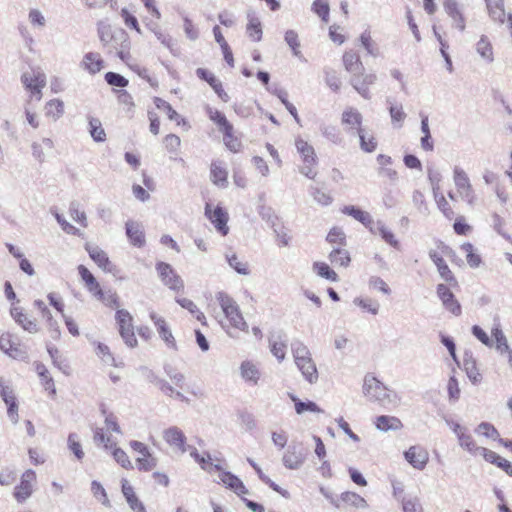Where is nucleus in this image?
<instances>
[{
    "label": "nucleus",
    "mask_w": 512,
    "mask_h": 512,
    "mask_svg": "<svg viewBox=\"0 0 512 512\" xmlns=\"http://www.w3.org/2000/svg\"><path fill=\"white\" fill-rule=\"evenodd\" d=\"M97 33L108 54H116L124 62L130 58V40L125 30L112 29L107 22L101 20L97 23Z\"/></svg>",
    "instance_id": "nucleus-1"
},
{
    "label": "nucleus",
    "mask_w": 512,
    "mask_h": 512,
    "mask_svg": "<svg viewBox=\"0 0 512 512\" xmlns=\"http://www.w3.org/2000/svg\"><path fill=\"white\" fill-rule=\"evenodd\" d=\"M363 394L369 401L378 403L384 408L396 407L399 403L397 393L370 374L364 377Z\"/></svg>",
    "instance_id": "nucleus-2"
},
{
    "label": "nucleus",
    "mask_w": 512,
    "mask_h": 512,
    "mask_svg": "<svg viewBox=\"0 0 512 512\" xmlns=\"http://www.w3.org/2000/svg\"><path fill=\"white\" fill-rule=\"evenodd\" d=\"M216 300L218 301L230 326L239 331L248 332L249 326L245 321L237 302L223 291L216 294Z\"/></svg>",
    "instance_id": "nucleus-3"
},
{
    "label": "nucleus",
    "mask_w": 512,
    "mask_h": 512,
    "mask_svg": "<svg viewBox=\"0 0 512 512\" xmlns=\"http://www.w3.org/2000/svg\"><path fill=\"white\" fill-rule=\"evenodd\" d=\"M295 147L303 162V166L300 168V173L309 179H314L317 175V172L314 170V167L317 165L315 149L300 137L295 140Z\"/></svg>",
    "instance_id": "nucleus-4"
},
{
    "label": "nucleus",
    "mask_w": 512,
    "mask_h": 512,
    "mask_svg": "<svg viewBox=\"0 0 512 512\" xmlns=\"http://www.w3.org/2000/svg\"><path fill=\"white\" fill-rule=\"evenodd\" d=\"M453 181L459 196L469 205H473L476 197L467 173L460 167L453 169Z\"/></svg>",
    "instance_id": "nucleus-5"
},
{
    "label": "nucleus",
    "mask_w": 512,
    "mask_h": 512,
    "mask_svg": "<svg viewBox=\"0 0 512 512\" xmlns=\"http://www.w3.org/2000/svg\"><path fill=\"white\" fill-rule=\"evenodd\" d=\"M130 447L139 454V457L136 459V464L140 471L148 472L157 466L158 459L152 455L146 444L133 440L130 442Z\"/></svg>",
    "instance_id": "nucleus-6"
},
{
    "label": "nucleus",
    "mask_w": 512,
    "mask_h": 512,
    "mask_svg": "<svg viewBox=\"0 0 512 512\" xmlns=\"http://www.w3.org/2000/svg\"><path fill=\"white\" fill-rule=\"evenodd\" d=\"M116 320L119 325L120 335L126 345L135 347L137 345V339L133 330L131 314L125 309H119L116 312Z\"/></svg>",
    "instance_id": "nucleus-7"
},
{
    "label": "nucleus",
    "mask_w": 512,
    "mask_h": 512,
    "mask_svg": "<svg viewBox=\"0 0 512 512\" xmlns=\"http://www.w3.org/2000/svg\"><path fill=\"white\" fill-rule=\"evenodd\" d=\"M162 437L170 448L182 454L186 453L190 448V445L187 444L186 435L177 426H170L164 429Z\"/></svg>",
    "instance_id": "nucleus-8"
},
{
    "label": "nucleus",
    "mask_w": 512,
    "mask_h": 512,
    "mask_svg": "<svg viewBox=\"0 0 512 512\" xmlns=\"http://www.w3.org/2000/svg\"><path fill=\"white\" fill-rule=\"evenodd\" d=\"M156 270L162 283L173 291H181L184 289V282L181 277L176 273L172 266L165 262H158Z\"/></svg>",
    "instance_id": "nucleus-9"
},
{
    "label": "nucleus",
    "mask_w": 512,
    "mask_h": 512,
    "mask_svg": "<svg viewBox=\"0 0 512 512\" xmlns=\"http://www.w3.org/2000/svg\"><path fill=\"white\" fill-rule=\"evenodd\" d=\"M22 83L26 89L39 101L42 97V89L46 85V75L40 70H32L23 73L21 77Z\"/></svg>",
    "instance_id": "nucleus-10"
},
{
    "label": "nucleus",
    "mask_w": 512,
    "mask_h": 512,
    "mask_svg": "<svg viewBox=\"0 0 512 512\" xmlns=\"http://www.w3.org/2000/svg\"><path fill=\"white\" fill-rule=\"evenodd\" d=\"M205 215L220 234L223 236L228 234V213L222 207L216 206L212 208V205L207 203L205 206Z\"/></svg>",
    "instance_id": "nucleus-11"
},
{
    "label": "nucleus",
    "mask_w": 512,
    "mask_h": 512,
    "mask_svg": "<svg viewBox=\"0 0 512 512\" xmlns=\"http://www.w3.org/2000/svg\"><path fill=\"white\" fill-rule=\"evenodd\" d=\"M376 80V74L365 73L364 71H362L351 76L350 84L363 98L370 99L371 94L369 91V86L373 85L376 82Z\"/></svg>",
    "instance_id": "nucleus-12"
},
{
    "label": "nucleus",
    "mask_w": 512,
    "mask_h": 512,
    "mask_svg": "<svg viewBox=\"0 0 512 512\" xmlns=\"http://www.w3.org/2000/svg\"><path fill=\"white\" fill-rule=\"evenodd\" d=\"M443 8L446 14L452 20V26L463 32L466 28V19L463 14L462 6L457 0H443Z\"/></svg>",
    "instance_id": "nucleus-13"
},
{
    "label": "nucleus",
    "mask_w": 512,
    "mask_h": 512,
    "mask_svg": "<svg viewBox=\"0 0 512 512\" xmlns=\"http://www.w3.org/2000/svg\"><path fill=\"white\" fill-rule=\"evenodd\" d=\"M436 293L442 302V305L446 310L451 312L455 316H459L462 312V308L454 294L450 291L448 286L445 284H438Z\"/></svg>",
    "instance_id": "nucleus-14"
},
{
    "label": "nucleus",
    "mask_w": 512,
    "mask_h": 512,
    "mask_svg": "<svg viewBox=\"0 0 512 512\" xmlns=\"http://www.w3.org/2000/svg\"><path fill=\"white\" fill-rule=\"evenodd\" d=\"M35 480L36 473L31 469L22 474L20 484L16 486L14 491V497L18 502H23L31 496Z\"/></svg>",
    "instance_id": "nucleus-15"
},
{
    "label": "nucleus",
    "mask_w": 512,
    "mask_h": 512,
    "mask_svg": "<svg viewBox=\"0 0 512 512\" xmlns=\"http://www.w3.org/2000/svg\"><path fill=\"white\" fill-rule=\"evenodd\" d=\"M405 460L415 469L423 470L429 460L428 451L418 445L411 446L404 452Z\"/></svg>",
    "instance_id": "nucleus-16"
},
{
    "label": "nucleus",
    "mask_w": 512,
    "mask_h": 512,
    "mask_svg": "<svg viewBox=\"0 0 512 512\" xmlns=\"http://www.w3.org/2000/svg\"><path fill=\"white\" fill-rule=\"evenodd\" d=\"M363 117L362 114L353 107L346 108L341 117V123L347 126V132L350 134H356L359 130L364 129L362 127Z\"/></svg>",
    "instance_id": "nucleus-17"
},
{
    "label": "nucleus",
    "mask_w": 512,
    "mask_h": 512,
    "mask_svg": "<svg viewBox=\"0 0 512 512\" xmlns=\"http://www.w3.org/2000/svg\"><path fill=\"white\" fill-rule=\"evenodd\" d=\"M86 250L90 258L101 268L103 271L115 274L116 266L112 264L105 251L98 246H87Z\"/></svg>",
    "instance_id": "nucleus-18"
},
{
    "label": "nucleus",
    "mask_w": 512,
    "mask_h": 512,
    "mask_svg": "<svg viewBox=\"0 0 512 512\" xmlns=\"http://www.w3.org/2000/svg\"><path fill=\"white\" fill-rule=\"evenodd\" d=\"M429 257L433 261V263L436 265L437 270L439 272L440 277L447 283H449L452 286H457L458 282L448 267L447 263L443 259L442 256H440L435 250H431L429 252Z\"/></svg>",
    "instance_id": "nucleus-19"
},
{
    "label": "nucleus",
    "mask_w": 512,
    "mask_h": 512,
    "mask_svg": "<svg viewBox=\"0 0 512 512\" xmlns=\"http://www.w3.org/2000/svg\"><path fill=\"white\" fill-rule=\"evenodd\" d=\"M305 461V455L297 446H289L282 457L283 465L290 470L299 469Z\"/></svg>",
    "instance_id": "nucleus-20"
},
{
    "label": "nucleus",
    "mask_w": 512,
    "mask_h": 512,
    "mask_svg": "<svg viewBox=\"0 0 512 512\" xmlns=\"http://www.w3.org/2000/svg\"><path fill=\"white\" fill-rule=\"evenodd\" d=\"M121 488L123 496L133 512H147L143 502L138 498L128 480L122 479Z\"/></svg>",
    "instance_id": "nucleus-21"
},
{
    "label": "nucleus",
    "mask_w": 512,
    "mask_h": 512,
    "mask_svg": "<svg viewBox=\"0 0 512 512\" xmlns=\"http://www.w3.org/2000/svg\"><path fill=\"white\" fill-rule=\"evenodd\" d=\"M150 319L153 321L157 328L160 337L164 340L168 347L176 349V341L172 335L166 321L161 316H158L155 312L150 313Z\"/></svg>",
    "instance_id": "nucleus-22"
},
{
    "label": "nucleus",
    "mask_w": 512,
    "mask_h": 512,
    "mask_svg": "<svg viewBox=\"0 0 512 512\" xmlns=\"http://www.w3.org/2000/svg\"><path fill=\"white\" fill-rule=\"evenodd\" d=\"M219 472H220L219 480L227 488H229L230 490H232L234 493H236L239 496L248 493V490L245 487L244 483L236 475L232 474L231 472L222 471V470Z\"/></svg>",
    "instance_id": "nucleus-23"
},
{
    "label": "nucleus",
    "mask_w": 512,
    "mask_h": 512,
    "mask_svg": "<svg viewBox=\"0 0 512 512\" xmlns=\"http://www.w3.org/2000/svg\"><path fill=\"white\" fill-rule=\"evenodd\" d=\"M125 228L126 235L133 246L141 248L145 245V234L140 223L129 220L126 222Z\"/></svg>",
    "instance_id": "nucleus-24"
},
{
    "label": "nucleus",
    "mask_w": 512,
    "mask_h": 512,
    "mask_svg": "<svg viewBox=\"0 0 512 512\" xmlns=\"http://www.w3.org/2000/svg\"><path fill=\"white\" fill-rule=\"evenodd\" d=\"M12 318L19 324L25 331L29 333H37L38 325L34 319L28 317L20 307H12L10 310Z\"/></svg>",
    "instance_id": "nucleus-25"
},
{
    "label": "nucleus",
    "mask_w": 512,
    "mask_h": 512,
    "mask_svg": "<svg viewBox=\"0 0 512 512\" xmlns=\"http://www.w3.org/2000/svg\"><path fill=\"white\" fill-rule=\"evenodd\" d=\"M196 74L200 79L205 80L213 88L222 101H229L228 94L223 90L221 82L214 76V74L204 68H198L196 70Z\"/></svg>",
    "instance_id": "nucleus-26"
},
{
    "label": "nucleus",
    "mask_w": 512,
    "mask_h": 512,
    "mask_svg": "<svg viewBox=\"0 0 512 512\" xmlns=\"http://www.w3.org/2000/svg\"><path fill=\"white\" fill-rule=\"evenodd\" d=\"M296 366L301 371L305 380L310 384L316 383L318 380V371L312 356L295 361Z\"/></svg>",
    "instance_id": "nucleus-27"
},
{
    "label": "nucleus",
    "mask_w": 512,
    "mask_h": 512,
    "mask_svg": "<svg viewBox=\"0 0 512 512\" xmlns=\"http://www.w3.org/2000/svg\"><path fill=\"white\" fill-rule=\"evenodd\" d=\"M342 212L346 215L353 217L355 220L359 221L360 223H362L366 228L369 229V231L371 233H376L374 226H372L373 219L368 212L363 211L360 208L352 206V205L345 206L342 209Z\"/></svg>",
    "instance_id": "nucleus-28"
},
{
    "label": "nucleus",
    "mask_w": 512,
    "mask_h": 512,
    "mask_svg": "<svg viewBox=\"0 0 512 512\" xmlns=\"http://www.w3.org/2000/svg\"><path fill=\"white\" fill-rule=\"evenodd\" d=\"M211 181L218 187L225 188L228 185V172L223 162L213 161L210 168Z\"/></svg>",
    "instance_id": "nucleus-29"
},
{
    "label": "nucleus",
    "mask_w": 512,
    "mask_h": 512,
    "mask_svg": "<svg viewBox=\"0 0 512 512\" xmlns=\"http://www.w3.org/2000/svg\"><path fill=\"white\" fill-rule=\"evenodd\" d=\"M104 61L99 53L88 52L83 56L81 67L88 73L94 75L102 70Z\"/></svg>",
    "instance_id": "nucleus-30"
},
{
    "label": "nucleus",
    "mask_w": 512,
    "mask_h": 512,
    "mask_svg": "<svg viewBox=\"0 0 512 512\" xmlns=\"http://www.w3.org/2000/svg\"><path fill=\"white\" fill-rule=\"evenodd\" d=\"M343 65L347 72L353 76L358 72L364 71L363 63L357 52L353 50L346 51L343 55Z\"/></svg>",
    "instance_id": "nucleus-31"
},
{
    "label": "nucleus",
    "mask_w": 512,
    "mask_h": 512,
    "mask_svg": "<svg viewBox=\"0 0 512 512\" xmlns=\"http://www.w3.org/2000/svg\"><path fill=\"white\" fill-rule=\"evenodd\" d=\"M240 375L246 382L257 385L261 373L256 364L247 360L243 361L240 365Z\"/></svg>",
    "instance_id": "nucleus-32"
},
{
    "label": "nucleus",
    "mask_w": 512,
    "mask_h": 512,
    "mask_svg": "<svg viewBox=\"0 0 512 512\" xmlns=\"http://www.w3.org/2000/svg\"><path fill=\"white\" fill-rule=\"evenodd\" d=\"M491 336L495 340V349L501 355L509 353L512 351L508 344L507 338L501 329L500 323H495L491 329Z\"/></svg>",
    "instance_id": "nucleus-33"
},
{
    "label": "nucleus",
    "mask_w": 512,
    "mask_h": 512,
    "mask_svg": "<svg viewBox=\"0 0 512 512\" xmlns=\"http://www.w3.org/2000/svg\"><path fill=\"white\" fill-rule=\"evenodd\" d=\"M79 275L85 283L88 291L93 295H101V287L93 274L84 266L80 265L78 267Z\"/></svg>",
    "instance_id": "nucleus-34"
},
{
    "label": "nucleus",
    "mask_w": 512,
    "mask_h": 512,
    "mask_svg": "<svg viewBox=\"0 0 512 512\" xmlns=\"http://www.w3.org/2000/svg\"><path fill=\"white\" fill-rule=\"evenodd\" d=\"M490 17L499 23H504L506 13L504 9V0H485Z\"/></svg>",
    "instance_id": "nucleus-35"
},
{
    "label": "nucleus",
    "mask_w": 512,
    "mask_h": 512,
    "mask_svg": "<svg viewBox=\"0 0 512 512\" xmlns=\"http://www.w3.org/2000/svg\"><path fill=\"white\" fill-rule=\"evenodd\" d=\"M376 428L380 431L400 430L403 425L399 418L394 416L381 415L376 418Z\"/></svg>",
    "instance_id": "nucleus-36"
},
{
    "label": "nucleus",
    "mask_w": 512,
    "mask_h": 512,
    "mask_svg": "<svg viewBox=\"0 0 512 512\" xmlns=\"http://www.w3.org/2000/svg\"><path fill=\"white\" fill-rule=\"evenodd\" d=\"M356 134L359 137L360 148L362 151L372 153L377 149L378 142L373 134L368 133L366 129L359 130Z\"/></svg>",
    "instance_id": "nucleus-37"
},
{
    "label": "nucleus",
    "mask_w": 512,
    "mask_h": 512,
    "mask_svg": "<svg viewBox=\"0 0 512 512\" xmlns=\"http://www.w3.org/2000/svg\"><path fill=\"white\" fill-rule=\"evenodd\" d=\"M372 226H374V229L376 231L375 234H379L382 239L388 243L389 245H391L392 247L394 248H398L399 246V242L398 240L395 238V235L393 234L392 231H390L385 223L381 220H378L376 222L373 221V224Z\"/></svg>",
    "instance_id": "nucleus-38"
},
{
    "label": "nucleus",
    "mask_w": 512,
    "mask_h": 512,
    "mask_svg": "<svg viewBox=\"0 0 512 512\" xmlns=\"http://www.w3.org/2000/svg\"><path fill=\"white\" fill-rule=\"evenodd\" d=\"M270 351L279 362L283 361L286 356V342L281 335L271 337L269 339Z\"/></svg>",
    "instance_id": "nucleus-39"
},
{
    "label": "nucleus",
    "mask_w": 512,
    "mask_h": 512,
    "mask_svg": "<svg viewBox=\"0 0 512 512\" xmlns=\"http://www.w3.org/2000/svg\"><path fill=\"white\" fill-rule=\"evenodd\" d=\"M340 500L342 503L357 509H365L368 506L366 500L355 492H343Z\"/></svg>",
    "instance_id": "nucleus-40"
},
{
    "label": "nucleus",
    "mask_w": 512,
    "mask_h": 512,
    "mask_svg": "<svg viewBox=\"0 0 512 512\" xmlns=\"http://www.w3.org/2000/svg\"><path fill=\"white\" fill-rule=\"evenodd\" d=\"M476 51L480 55V57L487 63L493 62V48L486 36H481V38L476 44Z\"/></svg>",
    "instance_id": "nucleus-41"
},
{
    "label": "nucleus",
    "mask_w": 512,
    "mask_h": 512,
    "mask_svg": "<svg viewBox=\"0 0 512 512\" xmlns=\"http://www.w3.org/2000/svg\"><path fill=\"white\" fill-rule=\"evenodd\" d=\"M64 114V103L60 99H52L46 103L45 115L53 121L58 120Z\"/></svg>",
    "instance_id": "nucleus-42"
},
{
    "label": "nucleus",
    "mask_w": 512,
    "mask_h": 512,
    "mask_svg": "<svg viewBox=\"0 0 512 512\" xmlns=\"http://www.w3.org/2000/svg\"><path fill=\"white\" fill-rule=\"evenodd\" d=\"M457 439L461 448L469 452L471 455L477 456V451L480 446L476 444L471 434L468 433V429L461 432Z\"/></svg>",
    "instance_id": "nucleus-43"
},
{
    "label": "nucleus",
    "mask_w": 512,
    "mask_h": 512,
    "mask_svg": "<svg viewBox=\"0 0 512 512\" xmlns=\"http://www.w3.org/2000/svg\"><path fill=\"white\" fill-rule=\"evenodd\" d=\"M248 20L249 22L247 25V33L249 37L255 42L260 41L262 38V27L260 20L251 13H248Z\"/></svg>",
    "instance_id": "nucleus-44"
},
{
    "label": "nucleus",
    "mask_w": 512,
    "mask_h": 512,
    "mask_svg": "<svg viewBox=\"0 0 512 512\" xmlns=\"http://www.w3.org/2000/svg\"><path fill=\"white\" fill-rule=\"evenodd\" d=\"M35 370L38 376L41 378L45 389L50 391L51 394L55 395L56 389L52 377L49 376V372L44 364L40 362L35 363Z\"/></svg>",
    "instance_id": "nucleus-45"
},
{
    "label": "nucleus",
    "mask_w": 512,
    "mask_h": 512,
    "mask_svg": "<svg viewBox=\"0 0 512 512\" xmlns=\"http://www.w3.org/2000/svg\"><path fill=\"white\" fill-rule=\"evenodd\" d=\"M361 45L366 50L367 54L378 57L380 54L379 47L371 37L369 30H365L359 37Z\"/></svg>",
    "instance_id": "nucleus-46"
},
{
    "label": "nucleus",
    "mask_w": 512,
    "mask_h": 512,
    "mask_svg": "<svg viewBox=\"0 0 512 512\" xmlns=\"http://www.w3.org/2000/svg\"><path fill=\"white\" fill-rule=\"evenodd\" d=\"M463 364H464V369L466 371L467 377L473 383L479 382L481 375L478 372V369L476 367V361L473 359L471 354L465 353Z\"/></svg>",
    "instance_id": "nucleus-47"
},
{
    "label": "nucleus",
    "mask_w": 512,
    "mask_h": 512,
    "mask_svg": "<svg viewBox=\"0 0 512 512\" xmlns=\"http://www.w3.org/2000/svg\"><path fill=\"white\" fill-rule=\"evenodd\" d=\"M354 304L359 306L363 311H366L372 315H377L380 309V303L369 297H357L354 299Z\"/></svg>",
    "instance_id": "nucleus-48"
},
{
    "label": "nucleus",
    "mask_w": 512,
    "mask_h": 512,
    "mask_svg": "<svg viewBox=\"0 0 512 512\" xmlns=\"http://www.w3.org/2000/svg\"><path fill=\"white\" fill-rule=\"evenodd\" d=\"M207 113L209 119L218 126L220 132L229 130L232 126V124L227 120L226 116L222 112L213 108H208Z\"/></svg>",
    "instance_id": "nucleus-49"
},
{
    "label": "nucleus",
    "mask_w": 512,
    "mask_h": 512,
    "mask_svg": "<svg viewBox=\"0 0 512 512\" xmlns=\"http://www.w3.org/2000/svg\"><path fill=\"white\" fill-rule=\"evenodd\" d=\"M223 141L227 149L231 152L237 153L242 148L241 141L234 135L233 125L229 130H224L223 132Z\"/></svg>",
    "instance_id": "nucleus-50"
},
{
    "label": "nucleus",
    "mask_w": 512,
    "mask_h": 512,
    "mask_svg": "<svg viewBox=\"0 0 512 512\" xmlns=\"http://www.w3.org/2000/svg\"><path fill=\"white\" fill-rule=\"evenodd\" d=\"M401 505L403 512H423L420 499L416 495L401 497Z\"/></svg>",
    "instance_id": "nucleus-51"
},
{
    "label": "nucleus",
    "mask_w": 512,
    "mask_h": 512,
    "mask_svg": "<svg viewBox=\"0 0 512 512\" xmlns=\"http://www.w3.org/2000/svg\"><path fill=\"white\" fill-rule=\"evenodd\" d=\"M290 397L295 404V411L297 414H303L306 411L314 413L323 412L322 409L313 401L303 402L294 395H291Z\"/></svg>",
    "instance_id": "nucleus-52"
},
{
    "label": "nucleus",
    "mask_w": 512,
    "mask_h": 512,
    "mask_svg": "<svg viewBox=\"0 0 512 512\" xmlns=\"http://www.w3.org/2000/svg\"><path fill=\"white\" fill-rule=\"evenodd\" d=\"M330 262L335 266L347 267L350 263V256L345 249H333L329 254Z\"/></svg>",
    "instance_id": "nucleus-53"
},
{
    "label": "nucleus",
    "mask_w": 512,
    "mask_h": 512,
    "mask_svg": "<svg viewBox=\"0 0 512 512\" xmlns=\"http://www.w3.org/2000/svg\"><path fill=\"white\" fill-rule=\"evenodd\" d=\"M313 270L314 272L327 280L336 282L338 280V275L334 270H332L328 264L324 262H315L313 264Z\"/></svg>",
    "instance_id": "nucleus-54"
},
{
    "label": "nucleus",
    "mask_w": 512,
    "mask_h": 512,
    "mask_svg": "<svg viewBox=\"0 0 512 512\" xmlns=\"http://www.w3.org/2000/svg\"><path fill=\"white\" fill-rule=\"evenodd\" d=\"M176 302L184 309H187L191 314L196 316V319L202 324H205L206 317L202 313L196 304L188 298H176Z\"/></svg>",
    "instance_id": "nucleus-55"
},
{
    "label": "nucleus",
    "mask_w": 512,
    "mask_h": 512,
    "mask_svg": "<svg viewBox=\"0 0 512 512\" xmlns=\"http://www.w3.org/2000/svg\"><path fill=\"white\" fill-rule=\"evenodd\" d=\"M89 127H90V135L96 142H104L106 140V133L105 130L102 127V124L99 119L97 118H91L89 120Z\"/></svg>",
    "instance_id": "nucleus-56"
},
{
    "label": "nucleus",
    "mask_w": 512,
    "mask_h": 512,
    "mask_svg": "<svg viewBox=\"0 0 512 512\" xmlns=\"http://www.w3.org/2000/svg\"><path fill=\"white\" fill-rule=\"evenodd\" d=\"M311 10L318 15L323 22L329 21V2L328 0H314L311 6Z\"/></svg>",
    "instance_id": "nucleus-57"
},
{
    "label": "nucleus",
    "mask_w": 512,
    "mask_h": 512,
    "mask_svg": "<svg viewBox=\"0 0 512 512\" xmlns=\"http://www.w3.org/2000/svg\"><path fill=\"white\" fill-rule=\"evenodd\" d=\"M154 103L156 107L163 112H165L168 116V118L172 121L177 122V124H180V120L183 121V119L180 118L179 114L172 108V106L165 100L156 97L154 99Z\"/></svg>",
    "instance_id": "nucleus-58"
},
{
    "label": "nucleus",
    "mask_w": 512,
    "mask_h": 512,
    "mask_svg": "<svg viewBox=\"0 0 512 512\" xmlns=\"http://www.w3.org/2000/svg\"><path fill=\"white\" fill-rule=\"evenodd\" d=\"M69 214L70 217L77 223H79L82 227H87V216L86 213L80 210V204L76 201L70 203L69 206Z\"/></svg>",
    "instance_id": "nucleus-59"
},
{
    "label": "nucleus",
    "mask_w": 512,
    "mask_h": 512,
    "mask_svg": "<svg viewBox=\"0 0 512 512\" xmlns=\"http://www.w3.org/2000/svg\"><path fill=\"white\" fill-rule=\"evenodd\" d=\"M91 492L93 496L98 499L105 507H111L110 500L107 496L105 488L96 480L91 483Z\"/></svg>",
    "instance_id": "nucleus-60"
},
{
    "label": "nucleus",
    "mask_w": 512,
    "mask_h": 512,
    "mask_svg": "<svg viewBox=\"0 0 512 512\" xmlns=\"http://www.w3.org/2000/svg\"><path fill=\"white\" fill-rule=\"evenodd\" d=\"M291 350L294 357V361L304 359L311 356L309 348L300 340H294L291 343Z\"/></svg>",
    "instance_id": "nucleus-61"
},
{
    "label": "nucleus",
    "mask_w": 512,
    "mask_h": 512,
    "mask_svg": "<svg viewBox=\"0 0 512 512\" xmlns=\"http://www.w3.org/2000/svg\"><path fill=\"white\" fill-rule=\"evenodd\" d=\"M9 349L6 350V353L15 360L18 361H28L29 356L25 347L21 345H14L10 341H8Z\"/></svg>",
    "instance_id": "nucleus-62"
},
{
    "label": "nucleus",
    "mask_w": 512,
    "mask_h": 512,
    "mask_svg": "<svg viewBox=\"0 0 512 512\" xmlns=\"http://www.w3.org/2000/svg\"><path fill=\"white\" fill-rule=\"evenodd\" d=\"M461 250L466 253V259L470 267L476 268L481 263V257L474 253L473 245L471 243H464L461 245Z\"/></svg>",
    "instance_id": "nucleus-63"
},
{
    "label": "nucleus",
    "mask_w": 512,
    "mask_h": 512,
    "mask_svg": "<svg viewBox=\"0 0 512 512\" xmlns=\"http://www.w3.org/2000/svg\"><path fill=\"white\" fill-rule=\"evenodd\" d=\"M284 40L287 43V45L292 49V52L295 56L300 55V42L298 39V34L294 30H287L285 32Z\"/></svg>",
    "instance_id": "nucleus-64"
}]
</instances>
